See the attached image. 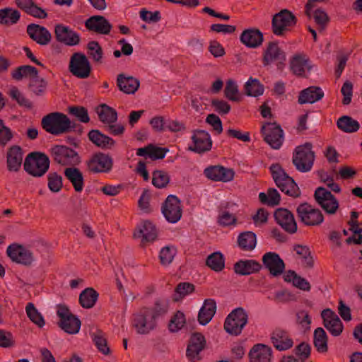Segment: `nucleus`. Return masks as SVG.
Listing matches in <instances>:
<instances>
[{
  "label": "nucleus",
  "instance_id": "3c124183",
  "mask_svg": "<svg viewBox=\"0 0 362 362\" xmlns=\"http://www.w3.org/2000/svg\"><path fill=\"white\" fill-rule=\"evenodd\" d=\"M206 264L215 272H221L225 267V259L223 254L215 252L209 255L206 260Z\"/></svg>",
  "mask_w": 362,
  "mask_h": 362
},
{
  "label": "nucleus",
  "instance_id": "de8ad7c7",
  "mask_svg": "<svg viewBox=\"0 0 362 362\" xmlns=\"http://www.w3.org/2000/svg\"><path fill=\"white\" fill-rule=\"evenodd\" d=\"M244 90L248 96L258 97L264 93V88L258 79L250 77L244 86Z\"/></svg>",
  "mask_w": 362,
  "mask_h": 362
},
{
  "label": "nucleus",
  "instance_id": "b1692460",
  "mask_svg": "<svg viewBox=\"0 0 362 362\" xmlns=\"http://www.w3.org/2000/svg\"><path fill=\"white\" fill-rule=\"evenodd\" d=\"M271 341L274 348L280 351L291 349L293 341L288 332L281 328H276L271 335Z\"/></svg>",
  "mask_w": 362,
  "mask_h": 362
},
{
  "label": "nucleus",
  "instance_id": "20e7f679",
  "mask_svg": "<svg viewBox=\"0 0 362 362\" xmlns=\"http://www.w3.org/2000/svg\"><path fill=\"white\" fill-rule=\"evenodd\" d=\"M312 144L307 142L297 146L293 153V164L301 173L310 171L313 165L315 153L312 151Z\"/></svg>",
  "mask_w": 362,
  "mask_h": 362
},
{
  "label": "nucleus",
  "instance_id": "cd10ccee",
  "mask_svg": "<svg viewBox=\"0 0 362 362\" xmlns=\"http://www.w3.org/2000/svg\"><path fill=\"white\" fill-rule=\"evenodd\" d=\"M157 230L155 225L149 221H145L141 227L137 228L134 237L136 238H142L141 244L144 246L146 243L154 241L157 238Z\"/></svg>",
  "mask_w": 362,
  "mask_h": 362
},
{
  "label": "nucleus",
  "instance_id": "603ef678",
  "mask_svg": "<svg viewBox=\"0 0 362 362\" xmlns=\"http://www.w3.org/2000/svg\"><path fill=\"white\" fill-rule=\"evenodd\" d=\"M25 313L30 320L36 326L42 328L45 325L42 315L38 311L33 303H28L25 306Z\"/></svg>",
  "mask_w": 362,
  "mask_h": 362
},
{
  "label": "nucleus",
  "instance_id": "6e6552de",
  "mask_svg": "<svg viewBox=\"0 0 362 362\" xmlns=\"http://www.w3.org/2000/svg\"><path fill=\"white\" fill-rule=\"evenodd\" d=\"M57 315L59 318V326L63 331L69 334H76L79 332L81 322L66 305H57Z\"/></svg>",
  "mask_w": 362,
  "mask_h": 362
},
{
  "label": "nucleus",
  "instance_id": "7ed1b4c3",
  "mask_svg": "<svg viewBox=\"0 0 362 362\" xmlns=\"http://www.w3.org/2000/svg\"><path fill=\"white\" fill-rule=\"evenodd\" d=\"M42 126L46 132L54 135L64 134L71 128L70 119L60 112H52L45 116L42 119Z\"/></svg>",
  "mask_w": 362,
  "mask_h": 362
},
{
  "label": "nucleus",
  "instance_id": "2f4dec72",
  "mask_svg": "<svg viewBox=\"0 0 362 362\" xmlns=\"http://www.w3.org/2000/svg\"><path fill=\"white\" fill-rule=\"evenodd\" d=\"M324 97V92L318 86H310L299 93L298 102L299 104L314 103Z\"/></svg>",
  "mask_w": 362,
  "mask_h": 362
},
{
  "label": "nucleus",
  "instance_id": "c756f323",
  "mask_svg": "<svg viewBox=\"0 0 362 362\" xmlns=\"http://www.w3.org/2000/svg\"><path fill=\"white\" fill-rule=\"evenodd\" d=\"M250 362H271L272 348L263 344L254 345L249 352Z\"/></svg>",
  "mask_w": 362,
  "mask_h": 362
},
{
  "label": "nucleus",
  "instance_id": "f704fd0d",
  "mask_svg": "<svg viewBox=\"0 0 362 362\" xmlns=\"http://www.w3.org/2000/svg\"><path fill=\"white\" fill-rule=\"evenodd\" d=\"M16 4L20 9L35 18L44 19L47 17L45 11L37 6L33 0H16Z\"/></svg>",
  "mask_w": 362,
  "mask_h": 362
},
{
  "label": "nucleus",
  "instance_id": "338daca9",
  "mask_svg": "<svg viewBox=\"0 0 362 362\" xmlns=\"http://www.w3.org/2000/svg\"><path fill=\"white\" fill-rule=\"evenodd\" d=\"M69 112L83 123H87L90 121L88 111L83 107H69Z\"/></svg>",
  "mask_w": 362,
  "mask_h": 362
},
{
  "label": "nucleus",
  "instance_id": "5fc2aeb1",
  "mask_svg": "<svg viewBox=\"0 0 362 362\" xmlns=\"http://www.w3.org/2000/svg\"><path fill=\"white\" fill-rule=\"evenodd\" d=\"M170 180V175L164 170H156L152 173V184L158 189L166 187Z\"/></svg>",
  "mask_w": 362,
  "mask_h": 362
},
{
  "label": "nucleus",
  "instance_id": "79ce46f5",
  "mask_svg": "<svg viewBox=\"0 0 362 362\" xmlns=\"http://www.w3.org/2000/svg\"><path fill=\"white\" fill-rule=\"evenodd\" d=\"M64 175L71 182L76 192H81L83 189V177L80 170L75 168H68Z\"/></svg>",
  "mask_w": 362,
  "mask_h": 362
},
{
  "label": "nucleus",
  "instance_id": "7c9ffc66",
  "mask_svg": "<svg viewBox=\"0 0 362 362\" xmlns=\"http://www.w3.org/2000/svg\"><path fill=\"white\" fill-rule=\"evenodd\" d=\"M27 33L37 43L45 45L51 40V34L45 27L36 24H30L27 27Z\"/></svg>",
  "mask_w": 362,
  "mask_h": 362
},
{
  "label": "nucleus",
  "instance_id": "2eb2a0df",
  "mask_svg": "<svg viewBox=\"0 0 362 362\" xmlns=\"http://www.w3.org/2000/svg\"><path fill=\"white\" fill-rule=\"evenodd\" d=\"M8 257L13 262L24 266L31 265L35 257L28 248L19 244H11L6 250Z\"/></svg>",
  "mask_w": 362,
  "mask_h": 362
},
{
  "label": "nucleus",
  "instance_id": "393cba45",
  "mask_svg": "<svg viewBox=\"0 0 362 362\" xmlns=\"http://www.w3.org/2000/svg\"><path fill=\"white\" fill-rule=\"evenodd\" d=\"M262 269V265L255 259H240L233 265V270L236 274L248 276L258 273Z\"/></svg>",
  "mask_w": 362,
  "mask_h": 362
},
{
  "label": "nucleus",
  "instance_id": "ddd939ff",
  "mask_svg": "<svg viewBox=\"0 0 362 362\" xmlns=\"http://www.w3.org/2000/svg\"><path fill=\"white\" fill-rule=\"evenodd\" d=\"M314 199L328 214H334L339 208L337 198L323 187H317L314 192Z\"/></svg>",
  "mask_w": 362,
  "mask_h": 362
},
{
  "label": "nucleus",
  "instance_id": "4d7b16f0",
  "mask_svg": "<svg viewBox=\"0 0 362 362\" xmlns=\"http://www.w3.org/2000/svg\"><path fill=\"white\" fill-rule=\"evenodd\" d=\"M224 96L231 101H240L241 98L239 95L238 86L233 79L227 80L224 89Z\"/></svg>",
  "mask_w": 362,
  "mask_h": 362
},
{
  "label": "nucleus",
  "instance_id": "0eeeda50",
  "mask_svg": "<svg viewBox=\"0 0 362 362\" xmlns=\"http://www.w3.org/2000/svg\"><path fill=\"white\" fill-rule=\"evenodd\" d=\"M248 321L246 311L241 307L232 310L226 317L223 327L225 331L233 336H238Z\"/></svg>",
  "mask_w": 362,
  "mask_h": 362
},
{
  "label": "nucleus",
  "instance_id": "ea45409f",
  "mask_svg": "<svg viewBox=\"0 0 362 362\" xmlns=\"http://www.w3.org/2000/svg\"><path fill=\"white\" fill-rule=\"evenodd\" d=\"M238 246L245 251H251L254 250L257 245V237L255 233L252 231H245L238 237Z\"/></svg>",
  "mask_w": 362,
  "mask_h": 362
},
{
  "label": "nucleus",
  "instance_id": "c85d7f7f",
  "mask_svg": "<svg viewBox=\"0 0 362 362\" xmlns=\"http://www.w3.org/2000/svg\"><path fill=\"white\" fill-rule=\"evenodd\" d=\"M169 149L165 147H160L153 144H149L143 148L136 150V156L150 158L151 160H160L165 158Z\"/></svg>",
  "mask_w": 362,
  "mask_h": 362
},
{
  "label": "nucleus",
  "instance_id": "0e129e2a",
  "mask_svg": "<svg viewBox=\"0 0 362 362\" xmlns=\"http://www.w3.org/2000/svg\"><path fill=\"white\" fill-rule=\"evenodd\" d=\"M176 249L173 247L165 246L161 249L159 255V258L161 264L168 265L170 264L175 255Z\"/></svg>",
  "mask_w": 362,
  "mask_h": 362
},
{
  "label": "nucleus",
  "instance_id": "e2e57ef3",
  "mask_svg": "<svg viewBox=\"0 0 362 362\" xmlns=\"http://www.w3.org/2000/svg\"><path fill=\"white\" fill-rule=\"evenodd\" d=\"M30 86L31 88V90L37 95H41L44 93L47 83L46 81L40 78L38 76V73L37 74L36 76H33V79L30 81Z\"/></svg>",
  "mask_w": 362,
  "mask_h": 362
},
{
  "label": "nucleus",
  "instance_id": "a878e982",
  "mask_svg": "<svg viewBox=\"0 0 362 362\" xmlns=\"http://www.w3.org/2000/svg\"><path fill=\"white\" fill-rule=\"evenodd\" d=\"M240 40L247 47L256 48L262 44L264 36L259 29L249 28L243 31L240 36Z\"/></svg>",
  "mask_w": 362,
  "mask_h": 362
},
{
  "label": "nucleus",
  "instance_id": "473e14b6",
  "mask_svg": "<svg viewBox=\"0 0 362 362\" xmlns=\"http://www.w3.org/2000/svg\"><path fill=\"white\" fill-rule=\"evenodd\" d=\"M117 86L120 91L126 94H134L139 88V80L133 76L120 74L117 78Z\"/></svg>",
  "mask_w": 362,
  "mask_h": 362
},
{
  "label": "nucleus",
  "instance_id": "864d4df0",
  "mask_svg": "<svg viewBox=\"0 0 362 362\" xmlns=\"http://www.w3.org/2000/svg\"><path fill=\"white\" fill-rule=\"evenodd\" d=\"M37 74V69L31 66H21L12 71L11 76L15 80L19 81L23 78H29L30 81L33 76H36Z\"/></svg>",
  "mask_w": 362,
  "mask_h": 362
},
{
  "label": "nucleus",
  "instance_id": "a18cd8bd",
  "mask_svg": "<svg viewBox=\"0 0 362 362\" xmlns=\"http://www.w3.org/2000/svg\"><path fill=\"white\" fill-rule=\"evenodd\" d=\"M98 293L92 288L83 290L79 296V302L84 308H91L95 304Z\"/></svg>",
  "mask_w": 362,
  "mask_h": 362
},
{
  "label": "nucleus",
  "instance_id": "774afa93",
  "mask_svg": "<svg viewBox=\"0 0 362 362\" xmlns=\"http://www.w3.org/2000/svg\"><path fill=\"white\" fill-rule=\"evenodd\" d=\"M211 106L214 108V110L220 115H226L231 109L228 102L216 98L211 100Z\"/></svg>",
  "mask_w": 362,
  "mask_h": 362
},
{
  "label": "nucleus",
  "instance_id": "680f3d73",
  "mask_svg": "<svg viewBox=\"0 0 362 362\" xmlns=\"http://www.w3.org/2000/svg\"><path fill=\"white\" fill-rule=\"evenodd\" d=\"M293 351L298 357V361L300 360L301 362H304L310 356L311 347L308 343L303 341L296 346Z\"/></svg>",
  "mask_w": 362,
  "mask_h": 362
},
{
  "label": "nucleus",
  "instance_id": "423d86ee",
  "mask_svg": "<svg viewBox=\"0 0 362 362\" xmlns=\"http://www.w3.org/2000/svg\"><path fill=\"white\" fill-rule=\"evenodd\" d=\"M297 21V18L291 11L282 9L272 17V33L277 36H284L296 25Z\"/></svg>",
  "mask_w": 362,
  "mask_h": 362
},
{
  "label": "nucleus",
  "instance_id": "f3484780",
  "mask_svg": "<svg viewBox=\"0 0 362 362\" xmlns=\"http://www.w3.org/2000/svg\"><path fill=\"white\" fill-rule=\"evenodd\" d=\"M262 267H264L269 272L270 275L276 277L281 275L286 268L284 260L279 255L274 252H266L262 257Z\"/></svg>",
  "mask_w": 362,
  "mask_h": 362
},
{
  "label": "nucleus",
  "instance_id": "8fccbe9b",
  "mask_svg": "<svg viewBox=\"0 0 362 362\" xmlns=\"http://www.w3.org/2000/svg\"><path fill=\"white\" fill-rule=\"evenodd\" d=\"M259 199L261 203L270 206H274L280 204L281 196L275 188H269L267 194L264 192L259 194Z\"/></svg>",
  "mask_w": 362,
  "mask_h": 362
},
{
  "label": "nucleus",
  "instance_id": "39448f33",
  "mask_svg": "<svg viewBox=\"0 0 362 362\" xmlns=\"http://www.w3.org/2000/svg\"><path fill=\"white\" fill-rule=\"evenodd\" d=\"M49 159L47 155L41 152L30 153L24 162V169L34 177H42L49 168Z\"/></svg>",
  "mask_w": 362,
  "mask_h": 362
},
{
  "label": "nucleus",
  "instance_id": "bb28decb",
  "mask_svg": "<svg viewBox=\"0 0 362 362\" xmlns=\"http://www.w3.org/2000/svg\"><path fill=\"white\" fill-rule=\"evenodd\" d=\"M87 165L90 172H106L112 167V159L103 153L95 154L88 161Z\"/></svg>",
  "mask_w": 362,
  "mask_h": 362
},
{
  "label": "nucleus",
  "instance_id": "49530a36",
  "mask_svg": "<svg viewBox=\"0 0 362 362\" xmlns=\"http://www.w3.org/2000/svg\"><path fill=\"white\" fill-rule=\"evenodd\" d=\"M169 300L166 298H157L152 308H149L151 314L154 317L155 320L164 316L169 309Z\"/></svg>",
  "mask_w": 362,
  "mask_h": 362
},
{
  "label": "nucleus",
  "instance_id": "69168bd1",
  "mask_svg": "<svg viewBox=\"0 0 362 362\" xmlns=\"http://www.w3.org/2000/svg\"><path fill=\"white\" fill-rule=\"evenodd\" d=\"M62 177L56 173L48 175V187L53 192H58L62 187Z\"/></svg>",
  "mask_w": 362,
  "mask_h": 362
},
{
  "label": "nucleus",
  "instance_id": "052dcab7",
  "mask_svg": "<svg viewBox=\"0 0 362 362\" xmlns=\"http://www.w3.org/2000/svg\"><path fill=\"white\" fill-rule=\"evenodd\" d=\"M185 323V315L181 311H177L169 322L168 329L171 332H176L183 327Z\"/></svg>",
  "mask_w": 362,
  "mask_h": 362
},
{
  "label": "nucleus",
  "instance_id": "09e8293b",
  "mask_svg": "<svg viewBox=\"0 0 362 362\" xmlns=\"http://www.w3.org/2000/svg\"><path fill=\"white\" fill-rule=\"evenodd\" d=\"M337 125L339 129L347 133L356 132L360 127L358 121L347 115L339 117L337 120Z\"/></svg>",
  "mask_w": 362,
  "mask_h": 362
},
{
  "label": "nucleus",
  "instance_id": "f03ea898",
  "mask_svg": "<svg viewBox=\"0 0 362 362\" xmlns=\"http://www.w3.org/2000/svg\"><path fill=\"white\" fill-rule=\"evenodd\" d=\"M131 325L139 334H148L157 327V321L151 314L149 307L143 306L134 313Z\"/></svg>",
  "mask_w": 362,
  "mask_h": 362
},
{
  "label": "nucleus",
  "instance_id": "f257e3e1",
  "mask_svg": "<svg viewBox=\"0 0 362 362\" xmlns=\"http://www.w3.org/2000/svg\"><path fill=\"white\" fill-rule=\"evenodd\" d=\"M272 178L279 189L293 198L299 197L301 192L295 180L290 177L279 163L269 167Z\"/></svg>",
  "mask_w": 362,
  "mask_h": 362
},
{
  "label": "nucleus",
  "instance_id": "c9c22d12",
  "mask_svg": "<svg viewBox=\"0 0 362 362\" xmlns=\"http://www.w3.org/2000/svg\"><path fill=\"white\" fill-rule=\"evenodd\" d=\"M86 27L90 30L101 34H107L111 30V25L103 16H93L86 20Z\"/></svg>",
  "mask_w": 362,
  "mask_h": 362
},
{
  "label": "nucleus",
  "instance_id": "f8f14e48",
  "mask_svg": "<svg viewBox=\"0 0 362 362\" xmlns=\"http://www.w3.org/2000/svg\"><path fill=\"white\" fill-rule=\"evenodd\" d=\"M69 69L76 77L86 78L90 74L91 66L85 54L76 52L71 57Z\"/></svg>",
  "mask_w": 362,
  "mask_h": 362
},
{
  "label": "nucleus",
  "instance_id": "412c9836",
  "mask_svg": "<svg viewBox=\"0 0 362 362\" xmlns=\"http://www.w3.org/2000/svg\"><path fill=\"white\" fill-rule=\"evenodd\" d=\"M324 327L334 337L339 336L344 329L343 323L338 315L331 309L326 308L321 313Z\"/></svg>",
  "mask_w": 362,
  "mask_h": 362
},
{
  "label": "nucleus",
  "instance_id": "13d9d810",
  "mask_svg": "<svg viewBox=\"0 0 362 362\" xmlns=\"http://www.w3.org/2000/svg\"><path fill=\"white\" fill-rule=\"evenodd\" d=\"M194 291V284L189 282H181L177 284L175 289V294L173 295V301L177 302L185 296L192 293Z\"/></svg>",
  "mask_w": 362,
  "mask_h": 362
},
{
  "label": "nucleus",
  "instance_id": "1a4fd4ad",
  "mask_svg": "<svg viewBox=\"0 0 362 362\" xmlns=\"http://www.w3.org/2000/svg\"><path fill=\"white\" fill-rule=\"evenodd\" d=\"M296 214L299 221L308 226H320L324 221L322 211L313 208L308 202L300 204L296 209Z\"/></svg>",
  "mask_w": 362,
  "mask_h": 362
},
{
  "label": "nucleus",
  "instance_id": "6ab92c4d",
  "mask_svg": "<svg viewBox=\"0 0 362 362\" xmlns=\"http://www.w3.org/2000/svg\"><path fill=\"white\" fill-rule=\"evenodd\" d=\"M274 217L276 223L288 233L293 234L298 229L293 214L286 208L275 210Z\"/></svg>",
  "mask_w": 362,
  "mask_h": 362
},
{
  "label": "nucleus",
  "instance_id": "a19ab883",
  "mask_svg": "<svg viewBox=\"0 0 362 362\" xmlns=\"http://www.w3.org/2000/svg\"><path fill=\"white\" fill-rule=\"evenodd\" d=\"M88 136L90 141L100 148H109L113 143L112 138L102 134L99 130L93 129Z\"/></svg>",
  "mask_w": 362,
  "mask_h": 362
},
{
  "label": "nucleus",
  "instance_id": "58836bf2",
  "mask_svg": "<svg viewBox=\"0 0 362 362\" xmlns=\"http://www.w3.org/2000/svg\"><path fill=\"white\" fill-rule=\"evenodd\" d=\"M308 62L309 59H306L305 56L296 54L291 60V69L295 75L303 76L305 74V69L309 71L312 68Z\"/></svg>",
  "mask_w": 362,
  "mask_h": 362
},
{
  "label": "nucleus",
  "instance_id": "4468645a",
  "mask_svg": "<svg viewBox=\"0 0 362 362\" xmlns=\"http://www.w3.org/2000/svg\"><path fill=\"white\" fill-rule=\"evenodd\" d=\"M51 153L54 160L62 165H76L81 161L76 151L64 146H55Z\"/></svg>",
  "mask_w": 362,
  "mask_h": 362
},
{
  "label": "nucleus",
  "instance_id": "5701e85b",
  "mask_svg": "<svg viewBox=\"0 0 362 362\" xmlns=\"http://www.w3.org/2000/svg\"><path fill=\"white\" fill-rule=\"evenodd\" d=\"M206 177L213 181L223 182L231 181L234 178L235 172L233 169L221 165H211L204 170Z\"/></svg>",
  "mask_w": 362,
  "mask_h": 362
},
{
  "label": "nucleus",
  "instance_id": "dca6fc26",
  "mask_svg": "<svg viewBox=\"0 0 362 362\" xmlns=\"http://www.w3.org/2000/svg\"><path fill=\"white\" fill-rule=\"evenodd\" d=\"M206 344L204 336L200 332L192 334L186 350V356L192 362H197L202 359L200 353Z\"/></svg>",
  "mask_w": 362,
  "mask_h": 362
},
{
  "label": "nucleus",
  "instance_id": "37998d69",
  "mask_svg": "<svg viewBox=\"0 0 362 362\" xmlns=\"http://www.w3.org/2000/svg\"><path fill=\"white\" fill-rule=\"evenodd\" d=\"M328 337L322 327H317L313 333V344L320 353H326L328 351Z\"/></svg>",
  "mask_w": 362,
  "mask_h": 362
},
{
  "label": "nucleus",
  "instance_id": "c03bdc74",
  "mask_svg": "<svg viewBox=\"0 0 362 362\" xmlns=\"http://www.w3.org/2000/svg\"><path fill=\"white\" fill-rule=\"evenodd\" d=\"M21 18V13L18 10L11 7L0 9V24L13 25L17 23Z\"/></svg>",
  "mask_w": 362,
  "mask_h": 362
},
{
  "label": "nucleus",
  "instance_id": "4c0bfd02",
  "mask_svg": "<svg viewBox=\"0 0 362 362\" xmlns=\"http://www.w3.org/2000/svg\"><path fill=\"white\" fill-rule=\"evenodd\" d=\"M284 280L287 283H291L294 287L300 290L310 291L311 289L310 283L293 270L287 271L284 276Z\"/></svg>",
  "mask_w": 362,
  "mask_h": 362
},
{
  "label": "nucleus",
  "instance_id": "9b49d317",
  "mask_svg": "<svg viewBox=\"0 0 362 362\" xmlns=\"http://www.w3.org/2000/svg\"><path fill=\"white\" fill-rule=\"evenodd\" d=\"M261 132L264 140L272 148L279 149L284 141V132L276 122H267L262 125Z\"/></svg>",
  "mask_w": 362,
  "mask_h": 362
},
{
  "label": "nucleus",
  "instance_id": "a211bd4d",
  "mask_svg": "<svg viewBox=\"0 0 362 362\" xmlns=\"http://www.w3.org/2000/svg\"><path fill=\"white\" fill-rule=\"evenodd\" d=\"M286 61V55L280 49L277 42H269L264 51L262 63L264 66L269 65L274 62H278V69H281Z\"/></svg>",
  "mask_w": 362,
  "mask_h": 362
},
{
  "label": "nucleus",
  "instance_id": "9d476101",
  "mask_svg": "<svg viewBox=\"0 0 362 362\" xmlns=\"http://www.w3.org/2000/svg\"><path fill=\"white\" fill-rule=\"evenodd\" d=\"M161 211L169 223H175L178 222L182 215L180 199L175 195H168L162 204Z\"/></svg>",
  "mask_w": 362,
  "mask_h": 362
},
{
  "label": "nucleus",
  "instance_id": "aec40b11",
  "mask_svg": "<svg viewBox=\"0 0 362 362\" xmlns=\"http://www.w3.org/2000/svg\"><path fill=\"white\" fill-rule=\"evenodd\" d=\"M192 140L193 141V146H190L188 148L191 151L201 154L209 151L211 149L212 140L210 134L204 130H194Z\"/></svg>",
  "mask_w": 362,
  "mask_h": 362
},
{
  "label": "nucleus",
  "instance_id": "4be33fe9",
  "mask_svg": "<svg viewBox=\"0 0 362 362\" xmlns=\"http://www.w3.org/2000/svg\"><path fill=\"white\" fill-rule=\"evenodd\" d=\"M54 32L57 40L66 45L75 46L80 42L79 35L69 26L57 24Z\"/></svg>",
  "mask_w": 362,
  "mask_h": 362
},
{
  "label": "nucleus",
  "instance_id": "e433bc0d",
  "mask_svg": "<svg viewBox=\"0 0 362 362\" xmlns=\"http://www.w3.org/2000/svg\"><path fill=\"white\" fill-rule=\"evenodd\" d=\"M23 153L21 147L13 146L7 152V165L10 171H18L22 165Z\"/></svg>",
  "mask_w": 362,
  "mask_h": 362
},
{
  "label": "nucleus",
  "instance_id": "bf43d9fd",
  "mask_svg": "<svg viewBox=\"0 0 362 362\" xmlns=\"http://www.w3.org/2000/svg\"><path fill=\"white\" fill-rule=\"evenodd\" d=\"M315 22L318 25V30L321 33L324 31L329 22V17L322 8H317L313 13Z\"/></svg>",
  "mask_w": 362,
  "mask_h": 362
},
{
  "label": "nucleus",
  "instance_id": "72a5a7b5",
  "mask_svg": "<svg viewBox=\"0 0 362 362\" xmlns=\"http://www.w3.org/2000/svg\"><path fill=\"white\" fill-rule=\"evenodd\" d=\"M216 311V301L211 298L206 299L198 313L199 323L202 325H206L209 323L214 316Z\"/></svg>",
  "mask_w": 362,
  "mask_h": 362
},
{
  "label": "nucleus",
  "instance_id": "6e6d98bb",
  "mask_svg": "<svg viewBox=\"0 0 362 362\" xmlns=\"http://www.w3.org/2000/svg\"><path fill=\"white\" fill-rule=\"evenodd\" d=\"M100 120L104 123L107 124L110 127H112V123L113 122V110L105 105H100L95 110Z\"/></svg>",
  "mask_w": 362,
  "mask_h": 362
}]
</instances>
